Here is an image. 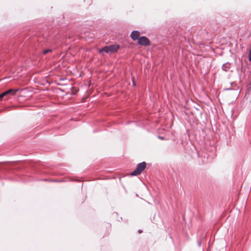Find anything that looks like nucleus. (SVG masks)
I'll return each instance as SVG.
<instances>
[{"label": "nucleus", "mask_w": 251, "mask_h": 251, "mask_svg": "<svg viewBox=\"0 0 251 251\" xmlns=\"http://www.w3.org/2000/svg\"><path fill=\"white\" fill-rule=\"evenodd\" d=\"M7 95V91H5L3 93H2L0 95V100H1L2 99V98H3V97H4L5 96Z\"/></svg>", "instance_id": "8"}, {"label": "nucleus", "mask_w": 251, "mask_h": 251, "mask_svg": "<svg viewBox=\"0 0 251 251\" xmlns=\"http://www.w3.org/2000/svg\"><path fill=\"white\" fill-rule=\"evenodd\" d=\"M159 138L162 140V139H164V137H161V136H159Z\"/></svg>", "instance_id": "13"}, {"label": "nucleus", "mask_w": 251, "mask_h": 251, "mask_svg": "<svg viewBox=\"0 0 251 251\" xmlns=\"http://www.w3.org/2000/svg\"><path fill=\"white\" fill-rule=\"evenodd\" d=\"M138 43L143 46H149L151 45V41L146 36H141L138 39Z\"/></svg>", "instance_id": "3"}, {"label": "nucleus", "mask_w": 251, "mask_h": 251, "mask_svg": "<svg viewBox=\"0 0 251 251\" xmlns=\"http://www.w3.org/2000/svg\"><path fill=\"white\" fill-rule=\"evenodd\" d=\"M201 242H198V245H199V246H200H200H201Z\"/></svg>", "instance_id": "12"}, {"label": "nucleus", "mask_w": 251, "mask_h": 251, "mask_svg": "<svg viewBox=\"0 0 251 251\" xmlns=\"http://www.w3.org/2000/svg\"><path fill=\"white\" fill-rule=\"evenodd\" d=\"M51 51V50H44L43 51V54H47V53L49 52H50Z\"/></svg>", "instance_id": "9"}, {"label": "nucleus", "mask_w": 251, "mask_h": 251, "mask_svg": "<svg viewBox=\"0 0 251 251\" xmlns=\"http://www.w3.org/2000/svg\"><path fill=\"white\" fill-rule=\"evenodd\" d=\"M139 36L140 32L138 30L133 31L130 34L131 38L134 41L137 40H138V39L140 37Z\"/></svg>", "instance_id": "4"}, {"label": "nucleus", "mask_w": 251, "mask_h": 251, "mask_svg": "<svg viewBox=\"0 0 251 251\" xmlns=\"http://www.w3.org/2000/svg\"><path fill=\"white\" fill-rule=\"evenodd\" d=\"M132 80L133 86H135L136 85L135 80L133 79H132Z\"/></svg>", "instance_id": "10"}, {"label": "nucleus", "mask_w": 251, "mask_h": 251, "mask_svg": "<svg viewBox=\"0 0 251 251\" xmlns=\"http://www.w3.org/2000/svg\"><path fill=\"white\" fill-rule=\"evenodd\" d=\"M21 91L20 89H10L7 90V95H10L11 96H15L16 94Z\"/></svg>", "instance_id": "5"}, {"label": "nucleus", "mask_w": 251, "mask_h": 251, "mask_svg": "<svg viewBox=\"0 0 251 251\" xmlns=\"http://www.w3.org/2000/svg\"><path fill=\"white\" fill-rule=\"evenodd\" d=\"M230 68V64L227 62L224 64L222 66V69L224 71L227 72Z\"/></svg>", "instance_id": "6"}, {"label": "nucleus", "mask_w": 251, "mask_h": 251, "mask_svg": "<svg viewBox=\"0 0 251 251\" xmlns=\"http://www.w3.org/2000/svg\"><path fill=\"white\" fill-rule=\"evenodd\" d=\"M7 95V91H5L3 93H2L0 95V100H1L2 99V98H3V97H4L5 96Z\"/></svg>", "instance_id": "7"}, {"label": "nucleus", "mask_w": 251, "mask_h": 251, "mask_svg": "<svg viewBox=\"0 0 251 251\" xmlns=\"http://www.w3.org/2000/svg\"><path fill=\"white\" fill-rule=\"evenodd\" d=\"M147 163L145 162L140 163L137 165L136 169L133 171L130 175L135 176L141 174L146 167Z\"/></svg>", "instance_id": "2"}, {"label": "nucleus", "mask_w": 251, "mask_h": 251, "mask_svg": "<svg viewBox=\"0 0 251 251\" xmlns=\"http://www.w3.org/2000/svg\"><path fill=\"white\" fill-rule=\"evenodd\" d=\"M119 49V46L117 44H114L108 46H106L99 50V52L100 53H101L102 55H103V52L107 53H112L116 51Z\"/></svg>", "instance_id": "1"}, {"label": "nucleus", "mask_w": 251, "mask_h": 251, "mask_svg": "<svg viewBox=\"0 0 251 251\" xmlns=\"http://www.w3.org/2000/svg\"><path fill=\"white\" fill-rule=\"evenodd\" d=\"M138 232L139 233H142V230H141V229H139V230H138Z\"/></svg>", "instance_id": "11"}]
</instances>
